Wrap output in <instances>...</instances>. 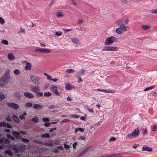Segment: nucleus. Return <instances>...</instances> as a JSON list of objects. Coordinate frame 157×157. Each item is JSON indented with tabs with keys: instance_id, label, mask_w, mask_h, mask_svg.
<instances>
[{
	"instance_id": "obj_1",
	"label": "nucleus",
	"mask_w": 157,
	"mask_h": 157,
	"mask_svg": "<svg viewBox=\"0 0 157 157\" xmlns=\"http://www.w3.org/2000/svg\"><path fill=\"white\" fill-rule=\"evenodd\" d=\"M139 129L136 128L130 134H128L126 136V139H132V138L138 136L140 135Z\"/></svg>"
},
{
	"instance_id": "obj_2",
	"label": "nucleus",
	"mask_w": 157,
	"mask_h": 157,
	"mask_svg": "<svg viewBox=\"0 0 157 157\" xmlns=\"http://www.w3.org/2000/svg\"><path fill=\"white\" fill-rule=\"evenodd\" d=\"M117 41V38L113 36H111L107 38L105 44V45H109L113 44L114 42H116Z\"/></svg>"
},
{
	"instance_id": "obj_3",
	"label": "nucleus",
	"mask_w": 157,
	"mask_h": 157,
	"mask_svg": "<svg viewBox=\"0 0 157 157\" xmlns=\"http://www.w3.org/2000/svg\"><path fill=\"white\" fill-rule=\"evenodd\" d=\"M127 31V28L124 25H122L116 29V32L117 33L121 34H122L124 31Z\"/></svg>"
},
{
	"instance_id": "obj_4",
	"label": "nucleus",
	"mask_w": 157,
	"mask_h": 157,
	"mask_svg": "<svg viewBox=\"0 0 157 157\" xmlns=\"http://www.w3.org/2000/svg\"><path fill=\"white\" fill-rule=\"evenodd\" d=\"M30 78L31 80L34 83L37 85H40V79L39 77L34 75H30Z\"/></svg>"
},
{
	"instance_id": "obj_5",
	"label": "nucleus",
	"mask_w": 157,
	"mask_h": 157,
	"mask_svg": "<svg viewBox=\"0 0 157 157\" xmlns=\"http://www.w3.org/2000/svg\"><path fill=\"white\" fill-rule=\"evenodd\" d=\"M118 48L117 47L106 46L102 49V51H117Z\"/></svg>"
},
{
	"instance_id": "obj_6",
	"label": "nucleus",
	"mask_w": 157,
	"mask_h": 157,
	"mask_svg": "<svg viewBox=\"0 0 157 157\" xmlns=\"http://www.w3.org/2000/svg\"><path fill=\"white\" fill-rule=\"evenodd\" d=\"M50 90L52 91H53L57 96H59L60 95V94L58 91V88L57 86L52 85L50 87Z\"/></svg>"
},
{
	"instance_id": "obj_7",
	"label": "nucleus",
	"mask_w": 157,
	"mask_h": 157,
	"mask_svg": "<svg viewBox=\"0 0 157 157\" xmlns=\"http://www.w3.org/2000/svg\"><path fill=\"white\" fill-rule=\"evenodd\" d=\"M35 51L39 52L40 53H49L50 52V50L48 49L38 48L35 49Z\"/></svg>"
},
{
	"instance_id": "obj_8",
	"label": "nucleus",
	"mask_w": 157,
	"mask_h": 157,
	"mask_svg": "<svg viewBox=\"0 0 157 157\" xmlns=\"http://www.w3.org/2000/svg\"><path fill=\"white\" fill-rule=\"evenodd\" d=\"M30 89L31 91L36 93L40 91V87L38 86L31 85L30 87Z\"/></svg>"
},
{
	"instance_id": "obj_9",
	"label": "nucleus",
	"mask_w": 157,
	"mask_h": 157,
	"mask_svg": "<svg viewBox=\"0 0 157 157\" xmlns=\"http://www.w3.org/2000/svg\"><path fill=\"white\" fill-rule=\"evenodd\" d=\"M8 81L6 79H4L3 78H1L0 81V86L1 87H4L8 83Z\"/></svg>"
},
{
	"instance_id": "obj_10",
	"label": "nucleus",
	"mask_w": 157,
	"mask_h": 157,
	"mask_svg": "<svg viewBox=\"0 0 157 157\" xmlns=\"http://www.w3.org/2000/svg\"><path fill=\"white\" fill-rule=\"evenodd\" d=\"M7 105L9 107L14 109L17 110L19 108V105L15 103H9Z\"/></svg>"
},
{
	"instance_id": "obj_11",
	"label": "nucleus",
	"mask_w": 157,
	"mask_h": 157,
	"mask_svg": "<svg viewBox=\"0 0 157 157\" xmlns=\"http://www.w3.org/2000/svg\"><path fill=\"white\" fill-rule=\"evenodd\" d=\"M97 91H101L104 92L105 93H114L116 92V91L113 90H111L110 89H108L107 90H102V89H98L97 90Z\"/></svg>"
},
{
	"instance_id": "obj_12",
	"label": "nucleus",
	"mask_w": 157,
	"mask_h": 157,
	"mask_svg": "<svg viewBox=\"0 0 157 157\" xmlns=\"http://www.w3.org/2000/svg\"><path fill=\"white\" fill-rule=\"evenodd\" d=\"M33 108L36 110H39L43 109L44 107L42 105L35 104L33 105Z\"/></svg>"
},
{
	"instance_id": "obj_13",
	"label": "nucleus",
	"mask_w": 157,
	"mask_h": 157,
	"mask_svg": "<svg viewBox=\"0 0 157 157\" xmlns=\"http://www.w3.org/2000/svg\"><path fill=\"white\" fill-rule=\"evenodd\" d=\"M142 150L143 151H146L148 152H151L152 151V149L151 148L146 145H144L143 146Z\"/></svg>"
},
{
	"instance_id": "obj_14",
	"label": "nucleus",
	"mask_w": 157,
	"mask_h": 157,
	"mask_svg": "<svg viewBox=\"0 0 157 157\" xmlns=\"http://www.w3.org/2000/svg\"><path fill=\"white\" fill-rule=\"evenodd\" d=\"M65 87L66 89L67 90H71L75 89V87L72 85H71L69 83L66 84L65 85Z\"/></svg>"
},
{
	"instance_id": "obj_15",
	"label": "nucleus",
	"mask_w": 157,
	"mask_h": 157,
	"mask_svg": "<svg viewBox=\"0 0 157 157\" xmlns=\"http://www.w3.org/2000/svg\"><path fill=\"white\" fill-rule=\"evenodd\" d=\"M24 95L27 98L30 99H32L33 98V95L32 94L28 92H25L24 94Z\"/></svg>"
},
{
	"instance_id": "obj_16",
	"label": "nucleus",
	"mask_w": 157,
	"mask_h": 157,
	"mask_svg": "<svg viewBox=\"0 0 157 157\" xmlns=\"http://www.w3.org/2000/svg\"><path fill=\"white\" fill-rule=\"evenodd\" d=\"M9 71L8 70H7L6 71L5 73L2 78H3L4 79H6L8 81H9Z\"/></svg>"
},
{
	"instance_id": "obj_17",
	"label": "nucleus",
	"mask_w": 157,
	"mask_h": 157,
	"mask_svg": "<svg viewBox=\"0 0 157 157\" xmlns=\"http://www.w3.org/2000/svg\"><path fill=\"white\" fill-rule=\"evenodd\" d=\"M44 144L46 145H48V146L51 147L53 146V143L52 140H49L47 142H44Z\"/></svg>"
},
{
	"instance_id": "obj_18",
	"label": "nucleus",
	"mask_w": 157,
	"mask_h": 157,
	"mask_svg": "<svg viewBox=\"0 0 157 157\" xmlns=\"http://www.w3.org/2000/svg\"><path fill=\"white\" fill-rule=\"evenodd\" d=\"M13 136L17 139L20 138V137H21L20 136V133L17 131H13Z\"/></svg>"
},
{
	"instance_id": "obj_19",
	"label": "nucleus",
	"mask_w": 157,
	"mask_h": 157,
	"mask_svg": "<svg viewBox=\"0 0 157 157\" xmlns=\"http://www.w3.org/2000/svg\"><path fill=\"white\" fill-rule=\"evenodd\" d=\"M31 64L29 63H26L25 66V69L26 70H30L31 68Z\"/></svg>"
},
{
	"instance_id": "obj_20",
	"label": "nucleus",
	"mask_w": 157,
	"mask_h": 157,
	"mask_svg": "<svg viewBox=\"0 0 157 157\" xmlns=\"http://www.w3.org/2000/svg\"><path fill=\"white\" fill-rule=\"evenodd\" d=\"M12 118L14 121L17 123H19L20 121L19 119L18 116L14 115L12 116Z\"/></svg>"
},
{
	"instance_id": "obj_21",
	"label": "nucleus",
	"mask_w": 157,
	"mask_h": 157,
	"mask_svg": "<svg viewBox=\"0 0 157 157\" xmlns=\"http://www.w3.org/2000/svg\"><path fill=\"white\" fill-rule=\"evenodd\" d=\"M7 57L10 60H13L15 59V57L12 53H9L8 54Z\"/></svg>"
},
{
	"instance_id": "obj_22",
	"label": "nucleus",
	"mask_w": 157,
	"mask_h": 157,
	"mask_svg": "<svg viewBox=\"0 0 157 157\" xmlns=\"http://www.w3.org/2000/svg\"><path fill=\"white\" fill-rule=\"evenodd\" d=\"M150 28V26L149 25H143L141 26V28L145 30L149 29Z\"/></svg>"
},
{
	"instance_id": "obj_23",
	"label": "nucleus",
	"mask_w": 157,
	"mask_h": 157,
	"mask_svg": "<svg viewBox=\"0 0 157 157\" xmlns=\"http://www.w3.org/2000/svg\"><path fill=\"white\" fill-rule=\"evenodd\" d=\"M26 146L25 145H23L18 147V149L21 151H24L26 148Z\"/></svg>"
},
{
	"instance_id": "obj_24",
	"label": "nucleus",
	"mask_w": 157,
	"mask_h": 157,
	"mask_svg": "<svg viewBox=\"0 0 157 157\" xmlns=\"http://www.w3.org/2000/svg\"><path fill=\"white\" fill-rule=\"evenodd\" d=\"M5 153L10 156H12L13 155V153L10 150H6L5 152Z\"/></svg>"
},
{
	"instance_id": "obj_25",
	"label": "nucleus",
	"mask_w": 157,
	"mask_h": 157,
	"mask_svg": "<svg viewBox=\"0 0 157 157\" xmlns=\"http://www.w3.org/2000/svg\"><path fill=\"white\" fill-rule=\"evenodd\" d=\"M72 41L75 44H77L79 43V40L77 38H74L71 39Z\"/></svg>"
},
{
	"instance_id": "obj_26",
	"label": "nucleus",
	"mask_w": 157,
	"mask_h": 157,
	"mask_svg": "<svg viewBox=\"0 0 157 157\" xmlns=\"http://www.w3.org/2000/svg\"><path fill=\"white\" fill-rule=\"evenodd\" d=\"M116 24L118 26H121L122 25H124V24L123 22V21L121 20H118L116 22Z\"/></svg>"
},
{
	"instance_id": "obj_27",
	"label": "nucleus",
	"mask_w": 157,
	"mask_h": 157,
	"mask_svg": "<svg viewBox=\"0 0 157 157\" xmlns=\"http://www.w3.org/2000/svg\"><path fill=\"white\" fill-rule=\"evenodd\" d=\"M84 131V129L83 128H81L78 127L75 129V133L77 132L78 131H79L80 132H83Z\"/></svg>"
},
{
	"instance_id": "obj_28",
	"label": "nucleus",
	"mask_w": 157,
	"mask_h": 157,
	"mask_svg": "<svg viewBox=\"0 0 157 157\" xmlns=\"http://www.w3.org/2000/svg\"><path fill=\"white\" fill-rule=\"evenodd\" d=\"M41 136L42 138H48L50 137V136L49 133H46L44 134H42Z\"/></svg>"
},
{
	"instance_id": "obj_29",
	"label": "nucleus",
	"mask_w": 157,
	"mask_h": 157,
	"mask_svg": "<svg viewBox=\"0 0 157 157\" xmlns=\"http://www.w3.org/2000/svg\"><path fill=\"white\" fill-rule=\"evenodd\" d=\"M32 121L34 122L35 123H36L38 122L39 121V119L37 117H33L31 120Z\"/></svg>"
},
{
	"instance_id": "obj_30",
	"label": "nucleus",
	"mask_w": 157,
	"mask_h": 157,
	"mask_svg": "<svg viewBox=\"0 0 157 157\" xmlns=\"http://www.w3.org/2000/svg\"><path fill=\"white\" fill-rule=\"evenodd\" d=\"M33 104L30 102H27L25 103V107L28 108H30L32 106Z\"/></svg>"
},
{
	"instance_id": "obj_31",
	"label": "nucleus",
	"mask_w": 157,
	"mask_h": 157,
	"mask_svg": "<svg viewBox=\"0 0 157 157\" xmlns=\"http://www.w3.org/2000/svg\"><path fill=\"white\" fill-rule=\"evenodd\" d=\"M155 88V86H151L149 87H147V88H146L144 90V91H148V90H152V89H154Z\"/></svg>"
},
{
	"instance_id": "obj_32",
	"label": "nucleus",
	"mask_w": 157,
	"mask_h": 157,
	"mask_svg": "<svg viewBox=\"0 0 157 157\" xmlns=\"http://www.w3.org/2000/svg\"><path fill=\"white\" fill-rule=\"evenodd\" d=\"M14 95L18 99H20L21 96L20 95V93L19 92H15L14 93Z\"/></svg>"
},
{
	"instance_id": "obj_33",
	"label": "nucleus",
	"mask_w": 157,
	"mask_h": 157,
	"mask_svg": "<svg viewBox=\"0 0 157 157\" xmlns=\"http://www.w3.org/2000/svg\"><path fill=\"white\" fill-rule=\"evenodd\" d=\"M90 147H88L85 149L83 151L81 152L79 155L80 156L82 155L85 153L87 152L89 150Z\"/></svg>"
},
{
	"instance_id": "obj_34",
	"label": "nucleus",
	"mask_w": 157,
	"mask_h": 157,
	"mask_svg": "<svg viewBox=\"0 0 157 157\" xmlns=\"http://www.w3.org/2000/svg\"><path fill=\"white\" fill-rule=\"evenodd\" d=\"M5 98V96L2 93H0V101H2Z\"/></svg>"
},
{
	"instance_id": "obj_35",
	"label": "nucleus",
	"mask_w": 157,
	"mask_h": 157,
	"mask_svg": "<svg viewBox=\"0 0 157 157\" xmlns=\"http://www.w3.org/2000/svg\"><path fill=\"white\" fill-rule=\"evenodd\" d=\"M20 138L24 142L29 143V140L27 139H24L21 137H20Z\"/></svg>"
},
{
	"instance_id": "obj_36",
	"label": "nucleus",
	"mask_w": 157,
	"mask_h": 157,
	"mask_svg": "<svg viewBox=\"0 0 157 157\" xmlns=\"http://www.w3.org/2000/svg\"><path fill=\"white\" fill-rule=\"evenodd\" d=\"M13 73L15 75H18L20 74V72L18 69H16L14 71Z\"/></svg>"
},
{
	"instance_id": "obj_37",
	"label": "nucleus",
	"mask_w": 157,
	"mask_h": 157,
	"mask_svg": "<svg viewBox=\"0 0 157 157\" xmlns=\"http://www.w3.org/2000/svg\"><path fill=\"white\" fill-rule=\"evenodd\" d=\"M10 141L9 140L6 139L5 137V138L3 139V144H8L10 143Z\"/></svg>"
},
{
	"instance_id": "obj_38",
	"label": "nucleus",
	"mask_w": 157,
	"mask_h": 157,
	"mask_svg": "<svg viewBox=\"0 0 157 157\" xmlns=\"http://www.w3.org/2000/svg\"><path fill=\"white\" fill-rule=\"evenodd\" d=\"M78 72L81 75H85V70L84 69H82L79 71Z\"/></svg>"
},
{
	"instance_id": "obj_39",
	"label": "nucleus",
	"mask_w": 157,
	"mask_h": 157,
	"mask_svg": "<svg viewBox=\"0 0 157 157\" xmlns=\"http://www.w3.org/2000/svg\"><path fill=\"white\" fill-rule=\"evenodd\" d=\"M66 72L68 73H73L74 72V71L72 69H70L67 70H66Z\"/></svg>"
},
{
	"instance_id": "obj_40",
	"label": "nucleus",
	"mask_w": 157,
	"mask_h": 157,
	"mask_svg": "<svg viewBox=\"0 0 157 157\" xmlns=\"http://www.w3.org/2000/svg\"><path fill=\"white\" fill-rule=\"evenodd\" d=\"M52 95L50 92H45L44 94V96L45 97H50Z\"/></svg>"
},
{
	"instance_id": "obj_41",
	"label": "nucleus",
	"mask_w": 157,
	"mask_h": 157,
	"mask_svg": "<svg viewBox=\"0 0 157 157\" xmlns=\"http://www.w3.org/2000/svg\"><path fill=\"white\" fill-rule=\"evenodd\" d=\"M1 43L2 44H5V45H8L9 44L8 41L6 40H2Z\"/></svg>"
},
{
	"instance_id": "obj_42",
	"label": "nucleus",
	"mask_w": 157,
	"mask_h": 157,
	"mask_svg": "<svg viewBox=\"0 0 157 157\" xmlns=\"http://www.w3.org/2000/svg\"><path fill=\"white\" fill-rule=\"evenodd\" d=\"M36 96L38 97H42L43 96V93L41 92H37L36 93Z\"/></svg>"
},
{
	"instance_id": "obj_43",
	"label": "nucleus",
	"mask_w": 157,
	"mask_h": 157,
	"mask_svg": "<svg viewBox=\"0 0 157 157\" xmlns=\"http://www.w3.org/2000/svg\"><path fill=\"white\" fill-rule=\"evenodd\" d=\"M87 110L90 113H94V111L93 109L91 108H90L89 107H87Z\"/></svg>"
},
{
	"instance_id": "obj_44",
	"label": "nucleus",
	"mask_w": 157,
	"mask_h": 157,
	"mask_svg": "<svg viewBox=\"0 0 157 157\" xmlns=\"http://www.w3.org/2000/svg\"><path fill=\"white\" fill-rule=\"evenodd\" d=\"M42 120L44 122H48L50 121V119L48 118H43Z\"/></svg>"
},
{
	"instance_id": "obj_45",
	"label": "nucleus",
	"mask_w": 157,
	"mask_h": 157,
	"mask_svg": "<svg viewBox=\"0 0 157 157\" xmlns=\"http://www.w3.org/2000/svg\"><path fill=\"white\" fill-rule=\"evenodd\" d=\"M72 30H73V29H63V31L64 33H67V32L71 31H72Z\"/></svg>"
},
{
	"instance_id": "obj_46",
	"label": "nucleus",
	"mask_w": 157,
	"mask_h": 157,
	"mask_svg": "<svg viewBox=\"0 0 157 157\" xmlns=\"http://www.w3.org/2000/svg\"><path fill=\"white\" fill-rule=\"evenodd\" d=\"M150 11L151 13L152 14H157V9L151 10Z\"/></svg>"
},
{
	"instance_id": "obj_47",
	"label": "nucleus",
	"mask_w": 157,
	"mask_h": 157,
	"mask_svg": "<svg viewBox=\"0 0 157 157\" xmlns=\"http://www.w3.org/2000/svg\"><path fill=\"white\" fill-rule=\"evenodd\" d=\"M77 76L78 77V82H82V80L81 78V76L79 74L77 75Z\"/></svg>"
},
{
	"instance_id": "obj_48",
	"label": "nucleus",
	"mask_w": 157,
	"mask_h": 157,
	"mask_svg": "<svg viewBox=\"0 0 157 157\" xmlns=\"http://www.w3.org/2000/svg\"><path fill=\"white\" fill-rule=\"evenodd\" d=\"M56 15L57 17H61L63 16V15L60 12H58L56 13Z\"/></svg>"
},
{
	"instance_id": "obj_49",
	"label": "nucleus",
	"mask_w": 157,
	"mask_h": 157,
	"mask_svg": "<svg viewBox=\"0 0 157 157\" xmlns=\"http://www.w3.org/2000/svg\"><path fill=\"white\" fill-rule=\"evenodd\" d=\"M71 117L75 118H78L79 117V116L76 114H72L71 115Z\"/></svg>"
},
{
	"instance_id": "obj_50",
	"label": "nucleus",
	"mask_w": 157,
	"mask_h": 157,
	"mask_svg": "<svg viewBox=\"0 0 157 157\" xmlns=\"http://www.w3.org/2000/svg\"><path fill=\"white\" fill-rule=\"evenodd\" d=\"M143 135H145L147 134V129H144L143 130Z\"/></svg>"
},
{
	"instance_id": "obj_51",
	"label": "nucleus",
	"mask_w": 157,
	"mask_h": 157,
	"mask_svg": "<svg viewBox=\"0 0 157 157\" xmlns=\"http://www.w3.org/2000/svg\"><path fill=\"white\" fill-rule=\"evenodd\" d=\"M70 121V120L67 119H64L62 120L61 123H67L69 122Z\"/></svg>"
},
{
	"instance_id": "obj_52",
	"label": "nucleus",
	"mask_w": 157,
	"mask_h": 157,
	"mask_svg": "<svg viewBox=\"0 0 157 157\" xmlns=\"http://www.w3.org/2000/svg\"><path fill=\"white\" fill-rule=\"evenodd\" d=\"M5 127L9 128H12V126L8 123H6Z\"/></svg>"
},
{
	"instance_id": "obj_53",
	"label": "nucleus",
	"mask_w": 157,
	"mask_h": 157,
	"mask_svg": "<svg viewBox=\"0 0 157 157\" xmlns=\"http://www.w3.org/2000/svg\"><path fill=\"white\" fill-rule=\"evenodd\" d=\"M13 150L16 153H18V148H17L16 147H13Z\"/></svg>"
},
{
	"instance_id": "obj_54",
	"label": "nucleus",
	"mask_w": 157,
	"mask_h": 157,
	"mask_svg": "<svg viewBox=\"0 0 157 157\" xmlns=\"http://www.w3.org/2000/svg\"><path fill=\"white\" fill-rule=\"evenodd\" d=\"M5 23V21L4 19L2 18V17H0V23L2 24Z\"/></svg>"
},
{
	"instance_id": "obj_55",
	"label": "nucleus",
	"mask_w": 157,
	"mask_h": 157,
	"mask_svg": "<svg viewBox=\"0 0 157 157\" xmlns=\"http://www.w3.org/2000/svg\"><path fill=\"white\" fill-rule=\"evenodd\" d=\"M62 32L58 31L56 32L55 33V34L57 36H60L62 35Z\"/></svg>"
},
{
	"instance_id": "obj_56",
	"label": "nucleus",
	"mask_w": 157,
	"mask_h": 157,
	"mask_svg": "<svg viewBox=\"0 0 157 157\" xmlns=\"http://www.w3.org/2000/svg\"><path fill=\"white\" fill-rule=\"evenodd\" d=\"M6 119L8 121H11L12 120L11 117L10 116H8L6 118Z\"/></svg>"
},
{
	"instance_id": "obj_57",
	"label": "nucleus",
	"mask_w": 157,
	"mask_h": 157,
	"mask_svg": "<svg viewBox=\"0 0 157 157\" xmlns=\"http://www.w3.org/2000/svg\"><path fill=\"white\" fill-rule=\"evenodd\" d=\"M56 130V127H54V128H51L49 131L50 132H52Z\"/></svg>"
},
{
	"instance_id": "obj_58",
	"label": "nucleus",
	"mask_w": 157,
	"mask_h": 157,
	"mask_svg": "<svg viewBox=\"0 0 157 157\" xmlns=\"http://www.w3.org/2000/svg\"><path fill=\"white\" fill-rule=\"evenodd\" d=\"M19 118L21 120H23L25 119V117L22 114L19 116Z\"/></svg>"
},
{
	"instance_id": "obj_59",
	"label": "nucleus",
	"mask_w": 157,
	"mask_h": 157,
	"mask_svg": "<svg viewBox=\"0 0 157 157\" xmlns=\"http://www.w3.org/2000/svg\"><path fill=\"white\" fill-rule=\"evenodd\" d=\"M77 145V143L76 142H75L73 144V147L74 149L76 148V147Z\"/></svg>"
},
{
	"instance_id": "obj_60",
	"label": "nucleus",
	"mask_w": 157,
	"mask_h": 157,
	"mask_svg": "<svg viewBox=\"0 0 157 157\" xmlns=\"http://www.w3.org/2000/svg\"><path fill=\"white\" fill-rule=\"evenodd\" d=\"M64 145L65 148L66 149H69L70 147L68 145L66 144H64Z\"/></svg>"
},
{
	"instance_id": "obj_61",
	"label": "nucleus",
	"mask_w": 157,
	"mask_h": 157,
	"mask_svg": "<svg viewBox=\"0 0 157 157\" xmlns=\"http://www.w3.org/2000/svg\"><path fill=\"white\" fill-rule=\"evenodd\" d=\"M157 126H156L155 125L153 127L152 129V131L153 132L155 131L157 129Z\"/></svg>"
},
{
	"instance_id": "obj_62",
	"label": "nucleus",
	"mask_w": 157,
	"mask_h": 157,
	"mask_svg": "<svg viewBox=\"0 0 157 157\" xmlns=\"http://www.w3.org/2000/svg\"><path fill=\"white\" fill-rule=\"evenodd\" d=\"M57 148L61 150H63V147L61 146L57 147Z\"/></svg>"
},
{
	"instance_id": "obj_63",
	"label": "nucleus",
	"mask_w": 157,
	"mask_h": 157,
	"mask_svg": "<svg viewBox=\"0 0 157 157\" xmlns=\"http://www.w3.org/2000/svg\"><path fill=\"white\" fill-rule=\"evenodd\" d=\"M116 140V138L114 137H113L110 138L109 141H114Z\"/></svg>"
},
{
	"instance_id": "obj_64",
	"label": "nucleus",
	"mask_w": 157,
	"mask_h": 157,
	"mask_svg": "<svg viewBox=\"0 0 157 157\" xmlns=\"http://www.w3.org/2000/svg\"><path fill=\"white\" fill-rule=\"evenodd\" d=\"M151 94L155 97L157 96V93H156L155 92H153L151 93Z\"/></svg>"
}]
</instances>
